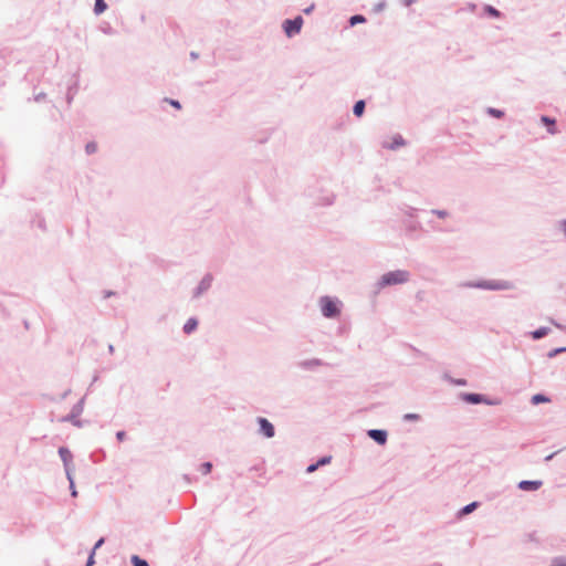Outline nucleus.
Masks as SVG:
<instances>
[{"label":"nucleus","mask_w":566,"mask_h":566,"mask_svg":"<svg viewBox=\"0 0 566 566\" xmlns=\"http://www.w3.org/2000/svg\"><path fill=\"white\" fill-rule=\"evenodd\" d=\"M318 305L325 318L334 319L340 315L343 303L337 297L324 295L319 297Z\"/></svg>","instance_id":"7ed1b4c3"},{"label":"nucleus","mask_w":566,"mask_h":566,"mask_svg":"<svg viewBox=\"0 0 566 566\" xmlns=\"http://www.w3.org/2000/svg\"><path fill=\"white\" fill-rule=\"evenodd\" d=\"M94 555H95V552H91V554L87 558L86 565L93 566V564L95 563Z\"/></svg>","instance_id":"c03bdc74"},{"label":"nucleus","mask_w":566,"mask_h":566,"mask_svg":"<svg viewBox=\"0 0 566 566\" xmlns=\"http://www.w3.org/2000/svg\"><path fill=\"white\" fill-rule=\"evenodd\" d=\"M416 212H417V209L413 208V207H405L402 209V213L406 216V217H409V218H415L416 217Z\"/></svg>","instance_id":"c756f323"},{"label":"nucleus","mask_w":566,"mask_h":566,"mask_svg":"<svg viewBox=\"0 0 566 566\" xmlns=\"http://www.w3.org/2000/svg\"><path fill=\"white\" fill-rule=\"evenodd\" d=\"M304 20L301 15L295 17L294 19H287L283 22V30L287 38H293L298 34L302 30Z\"/></svg>","instance_id":"20e7f679"},{"label":"nucleus","mask_w":566,"mask_h":566,"mask_svg":"<svg viewBox=\"0 0 566 566\" xmlns=\"http://www.w3.org/2000/svg\"><path fill=\"white\" fill-rule=\"evenodd\" d=\"M116 438L118 441H124L125 438H126V432L125 431H117L116 432Z\"/></svg>","instance_id":"a19ab883"},{"label":"nucleus","mask_w":566,"mask_h":566,"mask_svg":"<svg viewBox=\"0 0 566 566\" xmlns=\"http://www.w3.org/2000/svg\"><path fill=\"white\" fill-rule=\"evenodd\" d=\"M190 57H191L192 60L198 59V53H196V52H191V53H190Z\"/></svg>","instance_id":"864d4df0"},{"label":"nucleus","mask_w":566,"mask_h":566,"mask_svg":"<svg viewBox=\"0 0 566 566\" xmlns=\"http://www.w3.org/2000/svg\"><path fill=\"white\" fill-rule=\"evenodd\" d=\"M430 212L437 216L439 219H447L450 217V212L444 209H432Z\"/></svg>","instance_id":"bb28decb"},{"label":"nucleus","mask_w":566,"mask_h":566,"mask_svg":"<svg viewBox=\"0 0 566 566\" xmlns=\"http://www.w3.org/2000/svg\"><path fill=\"white\" fill-rule=\"evenodd\" d=\"M115 352V348L112 344L108 345V353L113 354Z\"/></svg>","instance_id":"603ef678"},{"label":"nucleus","mask_w":566,"mask_h":566,"mask_svg":"<svg viewBox=\"0 0 566 566\" xmlns=\"http://www.w3.org/2000/svg\"><path fill=\"white\" fill-rule=\"evenodd\" d=\"M461 287L465 289H478L485 291H513L516 289L514 282L510 280H478V281H467L460 284Z\"/></svg>","instance_id":"f257e3e1"},{"label":"nucleus","mask_w":566,"mask_h":566,"mask_svg":"<svg viewBox=\"0 0 566 566\" xmlns=\"http://www.w3.org/2000/svg\"><path fill=\"white\" fill-rule=\"evenodd\" d=\"M130 562H132L133 566H149L147 560L140 558L137 555H133L130 558Z\"/></svg>","instance_id":"cd10ccee"},{"label":"nucleus","mask_w":566,"mask_h":566,"mask_svg":"<svg viewBox=\"0 0 566 566\" xmlns=\"http://www.w3.org/2000/svg\"><path fill=\"white\" fill-rule=\"evenodd\" d=\"M63 467H64V471H65V475H66L67 481L72 482V479H74V476H73V472H74V464H73V462L67 463V464H63Z\"/></svg>","instance_id":"393cba45"},{"label":"nucleus","mask_w":566,"mask_h":566,"mask_svg":"<svg viewBox=\"0 0 566 566\" xmlns=\"http://www.w3.org/2000/svg\"><path fill=\"white\" fill-rule=\"evenodd\" d=\"M549 332H551L549 327L542 326V327L531 332V336L533 339L538 340V339L546 337L549 334Z\"/></svg>","instance_id":"2eb2a0df"},{"label":"nucleus","mask_w":566,"mask_h":566,"mask_svg":"<svg viewBox=\"0 0 566 566\" xmlns=\"http://www.w3.org/2000/svg\"><path fill=\"white\" fill-rule=\"evenodd\" d=\"M198 327V319L195 317H190L187 319V322L182 326V332L186 335L192 334Z\"/></svg>","instance_id":"ddd939ff"},{"label":"nucleus","mask_w":566,"mask_h":566,"mask_svg":"<svg viewBox=\"0 0 566 566\" xmlns=\"http://www.w3.org/2000/svg\"><path fill=\"white\" fill-rule=\"evenodd\" d=\"M107 9V4L105 2V0H95V4H94V13L96 15H99L102 14L103 12H105Z\"/></svg>","instance_id":"aec40b11"},{"label":"nucleus","mask_w":566,"mask_h":566,"mask_svg":"<svg viewBox=\"0 0 566 566\" xmlns=\"http://www.w3.org/2000/svg\"><path fill=\"white\" fill-rule=\"evenodd\" d=\"M213 276L211 273H206L200 280L198 285L192 291V298L198 300L202 297L212 286Z\"/></svg>","instance_id":"39448f33"},{"label":"nucleus","mask_w":566,"mask_h":566,"mask_svg":"<svg viewBox=\"0 0 566 566\" xmlns=\"http://www.w3.org/2000/svg\"><path fill=\"white\" fill-rule=\"evenodd\" d=\"M443 378L454 386H465L467 385L465 379H462V378L455 379V378H452L449 374H444Z\"/></svg>","instance_id":"5701e85b"},{"label":"nucleus","mask_w":566,"mask_h":566,"mask_svg":"<svg viewBox=\"0 0 566 566\" xmlns=\"http://www.w3.org/2000/svg\"><path fill=\"white\" fill-rule=\"evenodd\" d=\"M169 102V104L175 107V108H181V105L180 103L177 101V99H167Z\"/></svg>","instance_id":"37998d69"},{"label":"nucleus","mask_w":566,"mask_h":566,"mask_svg":"<svg viewBox=\"0 0 566 566\" xmlns=\"http://www.w3.org/2000/svg\"><path fill=\"white\" fill-rule=\"evenodd\" d=\"M69 483H70L71 495L73 497H76L77 496V491H76V488H75L74 479H72V482H69Z\"/></svg>","instance_id":"e433bc0d"},{"label":"nucleus","mask_w":566,"mask_h":566,"mask_svg":"<svg viewBox=\"0 0 566 566\" xmlns=\"http://www.w3.org/2000/svg\"><path fill=\"white\" fill-rule=\"evenodd\" d=\"M559 354H560V348L557 347V348H554V349L549 350L548 354H547V357L548 358H554V357H556Z\"/></svg>","instance_id":"4c0bfd02"},{"label":"nucleus","mask_w":566,"mask_h":566,"mask_svg":"<svg viewBox=\"0 0 566 566\" xmlns=\"http://www.w3.org/2000/svg\"><path fill=\"white\" fill-rule=\"evenodd\" d=\"M543 485L541 480H522L518 482L517 488L522 491H536Z\"/></svg>","instance_id":"1a4fd4ad"},{"label":"nucleus","mask_w":566,"mask_h":566,"mask_svg":"<svg viewBox=\"0 0 566 566\" xmlns=\"http://www.w3.org/2000/svg\"><path fill=\"white\" fill-rule=\"evenodd\" d=\"M85 396L83 398H81L71 409L70 413H73V415H76V416H81L83 413V410H84V406H85Z\"/></svg>","instance_id":"6ab92c4d"},{"label":"nucleus","mask_w":566,"mask_h":566,"mask_svg":"<svg viewBox=\"0 0 566 566\" xmlns=\"http://www.w3.org/2000/svg\"><path fill=\"white\" fill-rule=\"evenodd\" d=\"M366 103L364 99H359L354 104L353 113L355 116L360 117L365 113Z\"/></svg>","instance_id":"a211bd4d"},{"label":"nucleus","mask_w":566,"mask_h":566,"mask_svg":"<svg viewBox=\"0 0 566 566\" xmlns=\"http://www.w3.org/2000/svg\"><path fill=\"white\" fill-rule=\"evenodd\" d=\"M256 423L259 424V433L264 438L271 439L275 436V428L266 418L258 417Z\"/></svg>","instance_id":"423d86ee"},{"label":"nucleus","mask_w":566,"mask_h":566,"mask_svg":"<svg viewBox=\"0 0 566 566\" xmlns=\"http://www.w3.org/2000/svg\"><path fill=\"white\" fill-rule=\"evenodd\" d=\"M478 506H479V502H471V503L467 504L465 506H463V507L459 511L458 515H459L460 517L465 516V515H468V514L472 513L474 510H476V509H478Z\"/></svg>","instance_id":"f3484780"},{"label":"nucleus","mask_w":566,"mask_h":566,"mask_svg":"<svg viewBox=\"0 0 566 566\" xmlns=\"http://www.w3.org/2000/svg\"><path fill=\"white\" fill-rule=\"evenodd\" d=\"M44 98H45V93H39L38 95L34 96L35 102H41Z\"/></svg>","instance_id":"de8ad7c7"},{"label":"nucleus","mask_w":566,"mask_h":566,"mask_svg":"<svg viewBox=\"0 0 566 566\" xmlns=\"http://www.w3.org/2000/svg\"><path fill=\"white\" fill-rule=\"evenodd\" d=\"M402 419L406 422H413V421H419L421 419V417L418 413H411L410 412V413H405Z\"/></svg>","instance_id":"c85d7f7f"},{"label":"nucleus","mask_w":566,"mask_h":566,"mask_svg":"<svg viewBox=\"0 0 566 566\" xmlns=\"http://www.w3.org/2000/svg\"><path fill=\"white\" fill-rule=\"evenodd\" d=\"M317 469H318V464H317V462H315V463L310 464V465L306 468V472H307V473H313V472H315Z\"/></svg>","instance_id":"58836bf2"},{"label":"nucleus","mask_w":566,"mask_h":566,"mask_svg":"<svg viewBox=\"0 0 566 566\" xmlns=\"http://www.w3.org/2000/svg\"><path fill=\"white\" fill-rule=\"evenodd\" d=\"M560 348V353H565L566 352V347H559Z\"/></svg>","instance_id":"6e6d98bb"},{"label":"nucleus","mask_w":566,"mask_h":566,"mask_svg":"<svg viewBox=\"0 0 566 566\" xmlns=\"http://www.w3.org/2000/svg\"><path fill=\"white\" fill-rule=\"evenodd\" d=\"M314 9H315V4H314V3H312L311 6H308V7H306L305 9H303V12H304L305 14H311V13L314 11Z\"/></svg>","instance_id":"79ce46f5"},{"label":"nucleus","mask_w":566,"mask_h":566,"mask_svg":"<svg viewBox=\"0 0 566 566\" xmlns=\"http://www.w3.org/2000/svg\"><path fill=\"white\" fill-rule=\"evenodd\" d=\"M460 398L470 405H479V403H486V405H493L491 400H489L484 395L482 394H475V392H462L460 395Z\"/></svg>","instance_id":"0eeeda50"},{"label":"nucleus","mask_w":566,"mask_h":566,"mask_svg":"<svg viewBox=\"0 0 566 566\" xmlns=\"http://www.w3.org/2000/svg\"><path fill=\"white\" fill-rule=\"evenodd\" d=\"M541 122L542 124H544L546 127H547V132L551 134V135H555L557 134V129H556V120L555 118L553 117H549L547 115H543L541 117Z\"/></svg>","instance_id":"f8f14e48"},{"label":"nucleus","mask_w":566,"mask_h":566,"mask_svg":"<svg viewBox=\"0 0 566 566\" xmlns=\"http://www.w3.org/2000/svg\"><path fill=\"white\" fill-rule=\"evenodd\" d=\"M387 7V2L386 1H379L378 3H376L373 8V12L374 13H380L381 11H384Z\"/></svg>","instance_id":"2f4dec72"},{"label":"nucleus","mask_w":566,"mask_h":566,"mask_svg":"<svg viewBox=\"0 0 566 566\" xmlns=\"http://www.w3.org/2000/svg\"><path fill=\"white\" fill-rule=\"evenodd\" d=\"M332 460V457L329 455H326V457H322L318 461H317V464H318V468L319 467H323V465H326L331 462Z\"/></svg>","instance_id":"c9c22d12"},{"label":"nucleus","mask_w":566,"mask_h":566,"mask_svg":"<svg viewBox=\"0 0 566 566\" xmlns=\"http://www.w3.org/2000/svg\"><path fill=\"white\" fill-rule=\"evenodd\" d=\"M551 322L557 327V328H563L560 324H558L557 322H555L554 319H551Z\"/></svg>","instance_id":"5fc2aeb1"},{"label":"nucleus","mask_w":566,"mask_h":566,"mask_svg":"<svg viewBox=\"0 0 566 566\" xmlns=\"http://www.w3.org/2000/svg\"><path fill=\"white\" fill-rule=\"evenodd\" d=\"M406 145V140L403 137L399 134L395 135L391 143H384L382 147L391 150H396L399 147H402Z\"/></svg>","instance_id":"9d476101"},{"label":"nucleus","mask_w":566,"mask_h":566,"mask_svg":"<svg viewBox=\"0 0 566 566\" xmlns=\"http://www.w3.org/2000/svg\"><path fill=\"white\" fill-rule=\"evenodd\" d=\"M418 0H401V3L405 7H410L411 4L416 3Z\"/></svg>","instance_id":"49530a36"},{"label":"nucleus","mask_w":566,"mask_h":566,"mask_svg":"<svg viewBox=\"0 0 566 566\" xmlns=\"http://www.w3.org/2000/svg\"><path fill=\"white\" fill-rule=\"evenodd\" d=\"M559 451H556V452H553L551 454H548L547 457H545V461H551L553 460V458L558 453Z\"/></svg>","instance_id":"8fccbe9b"},{"label":"nucleus","mask_w":566,"mask_h":566,"mask_svg":"<svg viewBox=\"0 0 566 566\" xmlns=\"http://www.w3.org/2000/svg\"><path fill=\"white\" fill-rule=\"evenodd\" d=\"M411 274L407 270H395L382 274L376 283V293L387 286L405 284L410 281Z\"/></svg>","instance_id":"f03ea898"},{"label":"nucleus","mask_w":566,"mask_h":566,"mask_svg":"<svg viewBox=\"0 0 566 566\" xmlns=\"http://www.w3.org/2000/svg\"><path fill=\"white\" fill-rule=\"evenodd\" d=\"M419 228H420L419 223H410V224H409V227H408V229H409L410 231H416V230H418Z\"/></svg>","instance_id":"09e8293b"},{"label":"nucleus","mask_w":566,"mask_h":566,"mask_svg":"<svg viewBox=\"0 0 566 566\" xmlns=\"http://www.w3.org/2000/svg\"><path fill=\"white\" fill-rule=\"evenodd\" d=\"M105 539L103 537H101L94 545L92 552H96V549H98L103 544H104Z\"/></svg>","instance_id":"ea45409f"},{"label":"nucleus","mask_w":566,"mask_h":566,"mask_svg":"<svg viewBox=\"0 0 566 566\" xmlns=\"http://www.w3.org/2000/svg\"><path fill=\"white\" fill-rule=\"evenodd\" d=\"M85 566H90V565H85Z\"/></svg>","instance_id":"4d7b16f0"},{"label":"nucleus","mask_w":566,"mask_h":566,"mask_svg":"<svg viewBox=\"0 0 566 566\" xmlns=\"http://www.w3.org/2000/svg\"><path fill=\"white\" fill-rule=\"evenodd\" d=\"M486 113L494 118H502L504 116L503 111L494 107H488Z\"/></svg>","instance_id":"a878e982"},{"label":"nucleus","mask_w":566,"mask_h":566,"mask_svg":"<svg viewBox=\"0 0 566 566\" xmlns=\"http://www.w3.org/2000/svg\"><path fill=\"white\" fill-rule=\"evenodd\" d=\"M367 436L380 446L386 444L388 440V433L384 429H370L367 431Z\"/></svg>","instance_id":"6e6552de"},{"label":"nucleus","mask_w":566,"mask_h":566,"mask_svg":"<svg viewBox=\"0 0 566 566\" xmlns=\"http://www.w3.org/2000/svg\"><path fill=\"white\" fill-rule=\"evenodd\" d=\"M87 423V421H84V420H81L80 418L76 420V422L74 423V427L76 428H82L84 427V424Z\"/></svg>","instance_id":"a18cd8bd"},{"label":"nucleus","mask_w":566,"mask_h":566,"mask_svg":"<svg viewBox=\"0 0 566 566\" xmlns=\"http://www.w3.org/2000/svg\"><path fill=\"white\" fill-rule=\"evenodd\" d=\"M97 150V145L95 143H87L85 146L86 154L91 155Z\"/></svg>","instance_id":"72a5a7b5"},{"label":"nucleus","mask_w":566,"mask_h":566,"mask_svg":"<svg viewBox=\"0 0 566 566\" xmlns=\"http://www.w3.org/2000/svg\"><path fill=\"white\" fill-rule=\"evenodd\" d=\"M212 470V463L211 462H203L201 465H200V471L202 472V474H209Z\"/></svg>","instance_id":"473e14b6"},{"label":"nucleus","mask_w":566,"mask_h":566,"mask_svg":"<svg viewBox=\"0 0 566 566\" xmlns=\"http://www.w3.org/2000/svg\"><path fill=\"white\" fill-rule=\"evenodd\" d=\"M484 11H485L486 14H489L492 18H500L501 17V12L496 8H494L493 6L486 4L484 7Z\"/></svg>","instance_id":"b1692460"},{"label":"nucleus","mask_w":566,"mask_h":566,"mask_svg":"<svg viewBox=\"0 0 566 566\" xmlns=\"http://www.w3.org/2000/svg\"><path fill=\"white\" fill-rule=\"evenodd\" d=\"M365 22H366V18L363 14L352 15L348 20V23L350 27H355L357 24L365 23Z\"/></svg>","instance_id":"412c9836"},{"label":"nucleus","mask_w":566,"mask_h":566,"mask_svg":"<svg viewBox=\"0 0 566 566\" xmlns=\"http://www.w3.org/2000/svg\"><path fill=\"white\" fill-rule=\"evenodd\" d=\"M78 419V416L76 415H73V413H69L64 417L61 418V421L62 422H70L74 426V423L76 422V420Z\"/></svg>","instance_id":"7c9ffc66"},{"label":"nucleus","mask_w":566,"mask_h":566,"mask_svg":"<svg viewBox=\"0 0 566 566\" xmlns=\"http://www.w3.org/2000/svg\"><path fill=\"white\" fill-rule=\"evenodd\" d=\"M57 452L63 464L73 462V454L66 447H60Z\"/></svg>","instance_id":"4468645a"},{"label":"nucleus","mask_w":566,"mask_h":566,"mask_svg":"<svg viewBox=\"0 0 566 566\" xmlns=\"http://www.w3.org/2000/svg\"><path fill=\"white\" fill-rule=\"evenodd\" d=\"M557 228L559 231H562V233L564 234L565 239H566V219H562L557 222Z\"/></svg>","instance_id":"f704fd0d"},{"label":"nucleus","mask_w":566,"mask_h":566,"mask_svg":"<svg viewBox=\"0 0 566 566\" xmlns=\"http://www.w3.org/2000/svg\"><path fill=\"white\" fill-rule=\"evenodd\" d=\"M334 200H335V196L331 192L319 197L317 200H316V205L318 206H331L334 203Z\"/></svg>","instance_id":"dca6fc26"},{"label":"nucleus","mask_w":566,"mask_h":566,"mask_svg":"<svg viewBox=\"0 0 566 566\" xmlns=\"http://www.w3.org/2000/svg\"><path fill=\"white\" fill-rule=\"evenodd\" d=\"M323 365H325V363L318 358L306 359L300 363V367L306 370H312Z\"/></svg>","instance_id":"9b49d317"},{"label":"nucleus","mask_w":566,"mask_h":566,"mask_svg":"<svg viewBox=\"0 0 566 566\" xmlns=\"http://www.w3.org/2000/svg\"><path fill=\"white\" fill-rule=\"evenodd\" d=\"M70 392H71V389H66V390L62 394L61 399H65V398L70 395Z\"/></svg>","instance_id":"3c124183"},{"label":"nucleus","mask_w":566,"mask_h":566,"mask_svg":"<svg viewBox=\"0 0 566 566\" xmlns=\"http://www.w3.org/2000/svg\"><path fill=\"white\" fill-rule=\"evenodd\" d=\"M532 403L533 405H539V403H545V402H549V398L543 394H536L532 397L531 399Z\"/></svg>","instance_id":"4be33fe9"}]
</instances>
